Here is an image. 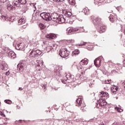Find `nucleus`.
<instances>
[{
	"label": "nucleus",
	"mask_w": 125,
	"mask_h": 125,
	"mask_svg": "<svg viewBox=\"0 0 125 125\" xmlns=\"http://www.w3.org/2000/svg\"><path fill=\"white\" fill-rule=\"evenodd\" d=\"M40 16L45 21H51L52 20V21L59 24H62V23H65L66 21V18L63 15H59L57 13L53 14L51 16V14L49 13L43 12L40 14Z\"/></svg>",
	"instance_id": "nucleus-1"
},
{
	"label": "nucleus",
	"mask_w": 125,
	"mask_h": 125,
	"mask_svg": "<svg viewBox=\"0 0 125 125\" xmlns=\"http://www.w3.org/2000/svg\"><path fill=\"white\" fill-rule=\"evenodd\" d=\"M42 51L38 49H33L30 53L29 57L31 58H36L38 57L40 55H42Z\"/></svg>",
	"instance_id": "nucleus-2"
},
{
	"label": "nucleus",
	"mask_w": 125,
	"mask_h": 125,
	"mask_svg": "<svg viewBox=\"0 0 125 125\" xmlns=\"http://www.w3.org/2000/svg\"><path fill=\"white\" fill-rule=\"evenodd\" d=\"M90 19L95 26H97V27L101 26L102 22L101 21V19L99 17L96 18L95 17L92 16L90 17Z\"/></svg>",
	"instance_id": "nucleus-3"
},
{
	"label": "nucleus",
	"mask_w": 125,
	"mask_h": 125,
	"mask_svg": "<svg viewBox=\"0 0 125 125\" xmlns=\"http://www.w3.org/2000/svg\"><path fill=\"white\" fill-rule=\"evenodd\" d=\"M70 54V52L68 50V49H61L59 52V54L62 57V58H66V57H68Z\"/></svg>",
	"instance_id": "nucleus-4"
},
{
	"label": "nucleus",
	"mask_w": 125,
	"mask_h": 125,
	"mask_svg": "<svg viewBox=\"0 0 125 125\" xmlns=\"http://www.w3.org/2000/svg\"><path fill=\"white\" fill-rule=\"evenodd\" d=\"M25 68H27V62L25 61L18 64V69L20 72H23Z\"/></svg>",
	"instance_id": "nucleus-5"
},
{
	"label": "nucleus",
	"mask_w": 125,
	"mask_h": 125,
	"mask_svg": "<svg viewBox=\"0 0 125 125\" xmlns=\"http://www.w3.org/2000/svg\"><path fill=\"white\" fill-rule=\"evenodd\" d=\"M102 61H103V57L100 56L94 60V64L98 68H99V67L101 66V62Z\"/></svg>",
	"instance_id": "nucleus-6"
},
{
	"label": "nucleus",
	"mask_w": 125,
	"mask_h": 125,
	"mask_svg": "<svg viewBox=\"0 0 125 125\" xmlns=\"http://www.w3.org/2000/svg\"><path fill=\"white\" fill-rule=\"evenodd\" d=\"M97 104V107L99 109V106H98V104L99 106H101V107H104V106H106L107 105V102L106 101L104 100V99L100 98L99 100L98 101Z\"/></svg>",
	"instance_id": "nucleus-7"
},
{
	"label": "nucleus",
	"mask_w": 125,
	"mask_h": 125,
	"mask_svg": "<svg viewBox=\"0 0 125 125\" xmlns=\"http://www.w3.org/2000/svg\"><path fill=\"white\" fill-rule=\"evenodd\" d=\"M72 79H74V76L68 74L66 75L65 78H64L63 80H62V83H70V81L71 82L72 81Z\"/></svg>",
	"instance_id": "nucleus-8"
},
{
	"label": "nucleus",
	"mask_w": 125,
	"mask_h": 125,
	"mask_svg": "<svg viewBox=\"0 0 125 125\" xmlns=\"http://www.w3.org/2000/svg\"><path fill=\"white\" fill-rule=\"evenodd\" d=\"M109 19L111 22V23H114V24H116V25H118V22L119 21V20H118V18H117V16L116 15H110V16L109 17Z\"/></svg>",
	"instance_id": "nucleus-9"
},
{
	"label": "nucleus",
	"mask_w": 125,
	"mask_h": 125,
	"mask_svg": "<svg viewBox=\"0 0 125 125\" xmlns=\"http://www.w3.org/2000/svg\"><path fill=\"white\" fill-rule=\"evenodd\" d=\"M78 45H79V46H83V45H88V46L87 47V49H88V50H92V48H93V46L91 45V43H87L83 41L81 42L80 44H78Z\"/></svg>",
	"instance_id": "nucleus-10"
},
{
	"label": "nucleus",
	"mask_w": 125,
	"mask_h": 125,
	"mask_svg": "<svg viewBox=\"0 0 125 125\" xmlns=\"http://www.w3.org/2000/svg\"><path fill=\"white\" fill-rule=\"evenodd\" d=\"M16 48L18 50H22V51H24V50H25V44L24 42L17 43L16 45Z\"/></svg>",
	"instance_id": "nucleus-11"
},
{
	"label": "nucleus",
	"mask_w": 125,
	"mask_h": 125,
	"mask_svg": "<svg viewBox=\"0 0 125 125\" xmlns=\"http://www.w3.org/2000/svg\"><path fill=\"white\" fill-rule=\"evenodd\" d=\"M76 106H81L82 108H84L85 107V104L83 103V101H82V99L78 98L76 100Z\"/></svg>",
	"instance_id": "nucleus-12"
},
{
	"label": "nucleus",
	"mask_w": 125,
	"mask_h": 125,
	"mask_svg": "<svg viewBox=\"0 0 125 125\" xmlns=\"http://www.w3.org/2000/svg\"><path fill=\"white\" fill-rule=\"evenodd\" d=\"M102 2H104V3H110V2H112V0H94L95 4H98V3Z\"/></svg>",
	"instance_id": "nucleus-13"
},
{
	"label": "nucleus",
	"mask_w": 125,
	"mask_h": 125,
	"mask_svg": "<svg viewBox=\"0 0 125 125\" xmlns=\"http://www.w3.org/2000/svg\"><path fill=\"white\" fill-rule=\"evenodd\" d=\"M99 28L98 29V32L100 33V34H102V33H104L106 31V26L102 24L101 25H99Z\"/></svg>",
	"instance_id": "nucleus-14"
},
{
	"label": "nucleus",
	"mask_w": 125,
	"mask_h": 125,
	"mask_svg": "<svg viewBox=\"0 0 125 125\" xmlns=\"http://www.w3.org/2000/svg\"><path fill=\"white\" fill-rule=\"evenodd\" d=\"M111 93L112 95H115V94H117V91H118V89H119V87L117 86H113L111 87Z\"/></svg>",
	"instance_id": "nucleus-15"
},
{
	"label": "nucleus",
	"mask_w": 125,
	"mask_h": 125,
	"mask_svg": "<svg viewBox=\"0 0 125 125\" xmlns=\"http://www.w3.org/2000/svg\"><path fill=\"white\" fill-rule=\"evenodd\" d=\"M87 64H88V60H87L86 58L82 60L80 62V64L82 65V66L87 65Z\"/></svg>",
	"instance_id": "nucleus-16"
},
{
	"label": "nucleus",
	"mask_w": 125,
	"mask_h": 125,
	"mask_svg": "<svg viewBox=\"0 0 125 125\" xmlns=\"http://www.w3.org/2000/svg\"><path fill=\"white\" fill-rule=\"evenodd\" d=\"M99 97H107L109 98V94L106 92L102 91L100 92Z\"/></svg>",
	"instance_id": "nucleus-17"
},
{
	"label": "nucleus",
	"mask_w": 125,
	"mask_h": 125,
	"mask_svg": "<svg viewBox=\"0 0 125 125\" xmlns=\"http://www.w3.org/2000/svg\"><path fill=\"white\" fill-rule=\"evenodd\" d=\"M8 56L12 59H14V58H16V54L13 51H10L8 53Z\"/></svg>",
	"instance_id": "nucleus-18"
},
{
	"label": "nucleus",
	"mask_w": 125,
	"mask_h": 125,
	"mask_svg": "<svg viewBox=\"0 0 125 125\" xmlns=\"http://www.w3.org/2000/svg\"><path fill=\"white\" fill-rule=\"evenodd\" d=\"M63 13L64 15V16H65L66 17L69 18L72 16V13L70 12L67 11V10H63Z\"/></svg>",
	"instance_id": "nucleus-19"
},
{
	"label": "nucleus",
	"mask_w": 125,
	"mask_h": 125,
	"mask_svg": "<svg viewBox=\"0 0 125 125\" xmlns=\"http://www.w3.org/2000/svg\"><path fill=\"white\" fill-rule=\"evenodd\" d=\"M18 23L19 25H22V24H25V23H26V19L22 18L18 20Z\"/></svg>",
	"instance_id": "nucleus-20"
},
{
	"label": "nucleus",
	"mask_w": 125,
	"mask_h": 125,
	"mask_svg": "<svg viewBox=\"0 0 125 125\" xmlns=\"http://www.w3.org/2000/svg\"><path fill=\"white\" fill-rule=\"evenodd\" d=\"M81 51L79 49H76L74 51L71 55L72 56H77V55H79V54L80 53Z\"/></svg>",
	"instance_id": "nucleus-21"
},
{
	"label": "nucleus",
	"mask_w": 125,
	"mask_h": 125,
	"mask_svg": "<svg viewBox=\"0 0 125 125\" xmlns=\"http://www.w3.org/2000/svg\"><path fill=\"white\" fill-rule=\"evenodd\" d=\"M8 67V65L6 63H2L1 66V69L2 70H4V71H6L7 70V67Z\"/></svg>",
	"instance_id": "nucleus-22"
},
{
	"label": "nucleus",
	"mask_w": 125,
	"mask_h": 125,
	"mask_svg": "<svg viewBox=\"0 0 125 125\" xmlns=\"http://www.w3.org/2000/svg\"><path fill=\"white\" fill-rule=\"evenodd\" d=\"M67 34L68 35H72L74 31L73 30V27H69L66 29Z\"/></svg>",
	"instance_id": "nucleus-23"
},
{
	"label": "nucleus",
	"mask_w": 125,
	"mask_h": 125,
	"mask_svg": "<svg viewBox=\"0 0 125 125\" xmlns=\"http://www.w3.org/2000/svg\"><path fill=\"white\" fill-rule=\"evenodd\" d=\"M46 38H47V39H55V35L52 33L46 35Z\"/></svg>",
	"instance_id": "nucleus-24"
},
{
	"label": "nucleus",
	"mask_w": 125,
	"mask_h": 125,
	"mask_svg": "<svg viewBox=\"0 0 125 125\" xmlns=\"http://www.w3.org/2000/svg\"><path fill=\"white\" fill-rule=\"evenodd\" d=\"M1 20H5V21H8L9 20V18L7 17L6 16H1L0 18Z\"/></svg>",
	"instance_id": "nucleus-25"
},
{
	"label": "nucleus",
	"mask_w": 125,
	"mask_h": 125,
	"mask_svg": "<svg viewBox=\"0 0 125 125\" xmlns=\"http://www.w3.org/2000/svg\"><path fill=\"white\" fill-rule=\"evenodd\" d=\"M83 11L85 15H88L89 14V10L87 8H84Z\"/></svg>",
	"instance_id": "nucleus-26"
},
{
	"label": "nucleus",
	"mask_w": 125,
	"mask_h": 125,
	"mask_svg": "<svg viewBox=\"0 0 125 125\" xmlns=\"http://www.w3.org/2000/svg\"><path fill=\"white\" fill-rule=\"evenodd\" d=\"M13 5L17 6V7H19V6H20V4H19V2L17 1V0H14L13 2Z\"/></svg>",
	"instance_id": "nucleus-27"
},
{
	"label": "nucleus",
	"mask_w": 125,
	"mask_h": 125,
	"mask_svg": "<svg viewBox=\"0 0 125 125\" xmlns=\"http://www.w3.org/2000/svg\"><path fill=\"white\" fill-rule=\"evenodd\" d=\"M7 8L8 10H12L13 9H15V7H14L12 5H8Z\"/></svg>",
	"instance_id": "nucleus-28"
},
{
	"label": "nucleus",
	"mask_w": 125,
	"mask_h": 125,
	"mask_svg": "<svg viewBox=\"0 0 125 125\" xmlns=\"http://www.w3.org/2000/svg\"><path fill=\"white\" fill-rule=\"evenodd\" d=\"M68 2L71 5H75L76 4V0H68Z\"/></svg>",
	"instance_id": "nucleus-29"
},
{
	"label": "nucleus",
	"mask_w": 125,
	"mask_h": 125,
	"mask_svg": "<svg viewBox=\"0 0 125 125\" xmlns=\"http://www.w3.org/2000/svg\"><path fill=\"white\" fill-rule=\"evenodd\" d=\"M38 64H37V67H42L43 65V62L37 61Z\"/></svg>",
	"instance_id": "nucleus-30"
},
{
	"label": "nucleus",
	"mask_w": 125,
	"mask_h": 125,
	"mask_svg": "<svg viewBox=\"0 0 125 125\" xmlns=\"http://www.w3.org/2000/svg\"><path fill=\"white\" fill-rule=\"evenodd\" d=\"M19 2L21 4H26L27 1L26 0H18Z\"/></svg>",
	"instance_id": "nucleus-31"
},
{
	"label": "nucleus",
	"mask_w": 125,
	"mask_h": 125,
	"mask_svg": "<svg viewBox=\"0 0 125 125\" xmlns=\"http://www.w3.org/2000/svg\"><path fill=\"white\" fill-rule=\"evenodd\" d=\"M4 102H5V103H6V104H12V102L10 100H5Z\"/></svg>",
	"instance_id": "nucleus-32"
},
{
	"label": "nucleus",
	"mask_w": 125,
	"mask_h": 125,
	"mask_svg": "<svg viewBox=\"0 0 125 125\" xmlns=\"http://www.w3.org/2000/svg\"><path fill=\"white\" fill-rule=\"evenodd\" d=\"M40 27L41 30H43V29L45 28V26H44V24H43V23L40 24Z\"/></svg>",
	"instance_id": "nucleus-33"
},
{
	"label": "nucleus",
	"mask_w": 125,
	"mask_h": 125,
	"mask_svg": "<svg viewBox=\"0 0 125 125\" xmlns=\"http://www.w3.org/2000/svg\"><path fill=\"white\" fill-rule=\"evenodd\" d=\"M79 32H80V33H82V32H84V29H83V27H79Z\"/></svg>",
	"instance_id": "nucleus-34"
},
{
	"label": "nucleus",
	"mask_w": 125,
	"mask_h": 125,
	"mask_svg": "<svg viewBox=\"0 0 125 125\" xmlns=\"http://www.w3.org/2000/svg\"><path fill=\"white\" fill-rule=\"evenodd\" d=\"M83 66L80 64H78V66H77L78 70H82V69H83Z\"/></svg>",
	"instance_id": "nucleus-35"
},
{
	"label": "nucleus",
	"mask_w": 125,
	"mask_h": 125,
	"mask_svg": "<svg viewBox=\"0 0 125 125\" xmlns=\"http://www.w3.org/2000/svg\"><path fill=\"white\" fill-rule=\"evenodd\" d=\"M115 110H116V111L119 112H123V109L119 107H115Z\"/></svg>",
	"instance_id": "nucleus-36"
},
{
	"label": "nucleus",
	"mask_w": 125,
	"mask_h": 125,
	"mask_svg": "<svg viewBox=\"0 0 125 125\" xmlns=\"http://www.w3.org/2000/svg\"><path fill=\"white\" fill-rule=\"evenodd\" d=\"M79 30H80V28H79V27H73V33L74 32H78Z\"/></svg>",
	"instance_id": "nucleus-37"
},
{
	"label": "nucleus",
	"mask_w": 125,
	"mask_h": 125,
	"mask_svg": "<svg viewBox=\"0 0 125 125\" xmlns=\"http://www.w3.org/2000/svg\"><path fill=\"white\" fill-rule=\"evenodd\" d=\"M75 42V41L74 40H67V42H69V43H73V42Z\"/></svg>",
	"instance_id": "nucleus-38"
},
{
	"label": "nucleus",
	"mask_w": 125,
	"mask_h": 125,
	"mask_svg": "<svg viewBox=\"0 0 125 125\" xmlns=\"http://www.w3.org/2000/svg\"><path fill=\"white\" fill-rule=\"evenodd\" d=\"M55 2H60V1H63L64 0H53Z\"/></svg>",
	"instance_id": "nucleus-39"
},
{
	"label": "nucleus",
	"mask_w": 125,
	"mask_h": 125,
	"mask_svg": "<svg viewBox=\"0 0 125 125\" xmlns=\"http://www.w3.org/2000/svg\"><path fill=\"white\" fill-rule=\"evenodd\" d=\"M0 2L4 3V2H6L7 1V0H0Z\"/></svg>",
	"instance_id": "nucleus-40"
},
{
	"label": "nucleus",
	"mask_w": 125,
	"mask_h": 125,
	"mask_svg": "<svg viewBox=\"0 0 125 125\" xmlns=\"http://www.w3.org/2000/svg\"><path fill=\"white\" fill-rule=\"evenodd\" d=\"M111 80H107L105 81V83H111Z\"/></svg>",
	"instance_id": "nucleus-41"
},
{
	"label": "nucleus",
	"mask_w": 125,
	"mask_h": 125,
	"mask_svg": "<svg viewBox=\"0 0 125 125\" xmlns=\"http://www.w3.org/2000/svg\"><path fill=\"white\" fill-rule=\"evenodd\" d=\"M36 4H37V3H36L31 4L32 6H33V7H34L35 8V9H36V6H35V5H36Z\"/></svg>",
	"instance_id": "nucleus-42"
},
{
	"label": "nucleus",
	"mask_w": 125,
	"mask_h": 125,
	"mask_svg": "<svg viewBox=\"0 0 125 125\" xmlns=\"http://www.w3.org/2000/svg\"><path fill=\"white\" fill-rule=\"evenodd\" d=\"M49 46H48V47H46V50L47 51H48V52H49V51H50V49H49ZM47 49H48V50H47Z\"/></svg>",
	"instance_id": "nucleus-43"
},
{
	"label": "nucleus",
	"mask_w": 125,
	"mask_h": 125,
	"mask_svg": "<svg viewBox=\"0 0 125 125\" xmlns=\"http://www.w3.org/2000/svg\"><path fill=\"white\" fill-rule=\"evenodd\" d=\"M81 110L82 111V112H85V109H84V108H83V107H81Z\"/></svg>",
	"instance_id": "nucleus-44"
},
{
	"label": "nucleus",
	"mask_w": 125,
	"mask_h": 125,
	"mask_svg": "<svg viewBox=\"0 0 125 125\" xmlns=\"http://www.w3.org/2000/svg\"><path fill=\"white\" fill-rule=\"evenodd\" d=\"M43 1H44V2H45V3H46L47 2V1H49V0H42Z\"/></svg>",
	"instance_id": "nucleus-45"
},
{
	"label": "nucleus",
	"mask_w": 125,
	"mask_h": 125,
	"mask_svg": "<svg viewBox=\"0 0 125 125\" xmlns=\"http://www.w3.org/2000/svg\"><path fill=\"white\" fill-rule=\"evenodd\" d=\"M92 84H93V83H91L90 84H89L90 87H92Z\"/></svg>",
	"instance_id": "nucleus-46"
},
{
	"label": "nucleus",
	"mask_w": 125,
	"mask_h": 125,
	"mask_svg": "<svg viewBox=\"0 0 125 125\" xmlns=\"http://www.w3.org/2000/svg\"><path fill=\"white\" fill-rule=\"evenodd\" d=\"M2 57V53L0 52V58H1Z\"/></svg>",
	"instance_id": "nucleus-47"
},
{
	"label": "nucleus",
	"mask_w": 125,
	"mask_h": 125,
	"mask_svg": "<svg viewBox=\"0 0 125 125\" xmlns=\"http://www.w3.org/2000/svg\"><path fill=\"white\" fill-rule=\"evenodd\" d=\"M6 75H9V71L6 72Z\"/></svg>",
	"instance_id": "nucleus-48"
},
{
	"label": "nucleus",
	"mask_w": 125,
	"mask_h": 125,
	"mask_svg": "<svg viewBox=\"0 0 125 125\" xmlns=\"http://www.w3.org/2000/svg\"><path fill=\"white\" fill-rule=\"evenodd\" d=\"M113 125H120V124H117V123H114V124H113Z\"/></svg>",
	"instance_id": "nucleus-49"
},
{
	"label": "nucleus",
	"mask_w": 125,
	"mask_h": 125,
	"mask_svg": "<svg viewBox=\"0 0 125 125\" xmlns=\"http://www.w3.org/2000/svg\"><path fill=\"white\" fill-rule=\"evenodd\" d=\"M19 89V90H23V88H22V87H20Z\"/></svg>",
	"instance_id": "nucleus-50"
},
{
	"label": "nucleus",
	"mask_w": 125,
	"mask_h": 125,
	"mask_svg": "<svg viewBox=\"0 0 125 125\" xmlns=\"http://www.w3.org/2000/svg\"><path fill=\"white\" fill-rule=\"evenodd\" d=\"M42 86L44 87V90H45V86H44V85L42 84Z\"/></svg>",
	"instance_id": "nucleus-51"
},
{
	"label": "nucleus",
	"mask_w": 125,
	"mask_h": 125,
	"mask_svg": "<svg viewBox=\"0 0 125 125\" xmlns=\"http://www.w3.org/2000/svg\"><path fill=\"white\" fill-rule=\"evenodd\" d=\"M123 63L124 64V66H125V60L123 61Z\"/></svg>",
	"instance_id": "nucleus-52"
},
{
	"label": "nucleus",
	"mask_w": 125,
	"mask_h": 125,
	"mask_svg": "<svg viewBox=\"0 0 125 125\" xmlns=\"http://www.w3.org/2000/svg\"><path fill=\"white\" fill-rule=\"evenodd\" d=\"M54 90H58V88L56 89V88H54Z\"/></svg>",
	"instance_id": "nucleus-53"
},
{
	"label": "nucleus",
	"mask_w": 125,
	"mask_h": 125,
	"mask_svg": "<svg viewBox=\"0 0 125 125\" xmlns=\"http://www.w3.org/2000/svg\"><path fill=\"white\" fill-rule=\"evenodd\" d=\"M79 21H83V20H81L80 19H78Z\"/></svg>",
	"instance_id": "nucleus-54"
},
{
	"label": "nucleus",
	"mask_w": 125,
	"mask_h": 125,
	"mask_svg": "<svg viewBox=\"0 0 125 125\" xmlns=\"http://www.w3.org/2000/svg\"><path fill=\"white\" fill-rule=\"evenodd\" d=\"M114 98H115L116 100L118 99V97H114Z\"/></svg>",
	"instance_id": "nucleus-55"
},
{
	"label": "nucleus",
	"mask_w": 125,
	"mask_h": 125,
	"mask_svg": "<svg viewBox=\"0 0 125 125\" xmlns=\"http://www.w3.org/2000/svg\"><path fill=\"white\" fill-rule=\"evenodd\" d=\"M25 27V26H23V28H24Z\"/></svg>",
	"instance_id": "nucleus-56"
},
{
	"label": "nucleus",
	"mask_w": 125,
	"mask_h": 125,
	"mask_svg": "<svg viewBox=\"0 0 125 125\" xmlns=\"http://www.w3.org/2000/svg\"><path fill=\"white\" fill-rule=\"evenodd\" d=\"M36 10H34V11H35Z\"/></svg>",
	"instance_id": "nucleus-57"
}]
</instances>
